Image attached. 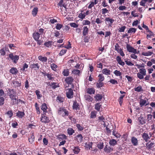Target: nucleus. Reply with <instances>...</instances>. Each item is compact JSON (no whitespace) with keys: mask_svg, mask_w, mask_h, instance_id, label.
Here are the masks:
<instances>
[{"mask_svg":"<svg viewBox=\"0 0 155 155\" xmlns=\"http://www.w3.org/2000/svg\"><path fill=\"white\" fill-rule=\"evenodd\" d=\"M16 93L12 90L10 91L9 94L10 98L11 99V103L12 105H14L16 104H18L21 100L20 99H18L16 98Z\"/></svg>","mask_w":155,"mask_h":155,"instance_id":"nucleus-1","label":"nucleus"},{"mask_svg":"<svg viewBox=\"0 0 155 155\" xmlns=\"http://www.w3.org/2000/svg\"><path fill=\"white\" fill-rule=\"evenodd\" d=\"M58 113L63 117L68 115V111L64 108L60 107L58 110Z\"/></svg>","mask_w":155,"mask_h":155,"instance_id":"nucleus-2","label":"nucleus"},{"mask_svg":"<svg viewBox=\"0 0 155 155\" xmlns=\"http://www.w3.org/2000/svg\"><path fill=\"white\" fill-rule=\"evenodd\" d=\"M12 83L13 84L12 85L13 87L17 88L18 90L21 89V84L20 83H19L16 81L14 80L13 81Z\"/></svg>","mask_w":155,"mask_h":155,"instance_id":"nucleus-3","label":"nucleus"},{"mask_svg":"<svg viewBox=\"0 0 155 155\" xmlns=\"http://www.w3.org/2000/svg\"><path fill=\"white\" fill-rule=\"evenodd\" d=\"M68 91L66 92V95L67 97L68 98H71L73 97V90L71 88L68 89Z\"/></svg>","mask_w":155,"mask_h":155,"instance_id":"nucleus-4","label":"nucleus"},{"mask_svg":"<svg viewBox=\"0 0 155 155\" xmlns=\"http://www.w3.org/2000/svg\"><path fill=\"white\" fill-rule=\"evenodd\" d=\"M58 5L60 7V9L61 10H63V7H64V10H65V11H66V5H65V4H64L63 0H61Z\"/></svg>","mask_w":155,"mask_h":155,"instance_id":"nucleus-5","label":"nucleus"},{"mask_svg":"<svg viewBox=\"0 0 155 155\" xmlns=\"http://www.w3.org/2000/svg\"><path fill=\"white\" fill-rule=\"evenodd\" d=\"M148 101V99L147 98H145L144 99H140L139 104L140 106L142 107L144 105H145V104Z\"/></svg>","mask_w":155,"mask_h":155,"instance_id":"nucleus-6","label":"nucleus"},{"mask_svg":"<svg viewBox=\"0 0 155 155\" xmlns=\"http://www.w3.org/2000/svg\"><path fill=\"white\" fill-rule=\"evenodd\" d=\"M41 109L43 111L44 114H45L47 112V107L45 103H43L41 107Z\"/></svg>","mask_w":155,"mask_h":155,"instance_id":"nucleus-7","label":"nucleus"},{"mask_svg":"<svg viewBox=\"0 0 155 155\" xmlns=\"http://www.w3.org/2000/svg\"><path fill=\"white\" fill-rule=\"evenodd\" d=\"M127 51L130 52L134 53V51H135V49L129 44L127 45Z\"/></svg>","mask_w":155,"mask_h":155,"instance_id":"nucleus-8","label":"nucleus"},{"mask_svg":"<svg viewBox=\"0 0 155 155\" xmlns=\"http://www.w3.org/2000/svg\"><path fill=\"white\" fill-rule=\"evenodd\" d=\"M116 59L118 63L120 65L124 66L125 65L124 62L122 61L121 57L119 56H117L116 57Z\"/></svg>","mask_w":155,"mask_h":155,"instance_id":"nucleus-9","label":"nucleus"},{"mask_svg":"<svg viewBox=\"0 0 155 155\" xmlns=\"http://www.w3.org/2000/svg\"><path fill=\"white\" fill-rule=\"evenodd\" d=\"M41 120V122L45 123H48L50 121L48 118L44 115L42 117Z\"/></svg>","mask_w":155,"mask_h":155,"instance_id":"nucleus-10","label":"nucleus"},{"mask_svg":"<svg viewBox=\"0 0 155 155\" xmlns=\"http://www.w3.org/2000/svg\"><path fill=\"white\" fill-rule=\"evenodd\" d=\"M74 80L73 78L71 77H67L65 79V81L68 84H70L72 83Z\"/></svg>","mask_w":155,"mask_h":155,"instance_id":"nucleus-11","label":"nucleus"},{"mask_svg":"<svg viewBox=\"0 0 155 155\" xmlns=\"http://www.w3.org/2000/svg\"><path fill=\"white\" fill-rule=\"evenodd\" d=\"M142 137L146 142H147L148 141V139H150V137L148 134L145 133H144L143 134Z\"/></svg>","mask_w":155,"mask_h":155,"instance_id":"nucleus-12","label":"nucleus"},{"mask_svg":"<svg viewBox=\"0 0 155 155\" xmlns=\"http://www.w3.org/2000/svg\"><path fill=\"white\" fill-rule=\"evenodd\" d=\"M138 120L140 124H143L146 123V120L143 119L142 116H140L138 118Z\"/></svg>","mask_w":155,"mask_h":155,"instance_id":"nucleus-13","label":"nucleus"},{"mask_svg":"<svg viewBox=\"0 0 155 155\" xmlns=\"http://www.w3.org/2000/svg\"><path fill=\"white\" fill-rule=\"evenodd\" d=\"M83 34L84 36H86L88 33V29L87 26H84L83 28Z\"/></svg>","mask_w":155,"mask_h":155,"instance_id":"nucleus-14","label":"nucleus"},{"mask_svg":"<svg viewBox=\"0 0 155 155\" xmlns=\"http://www.w3.org/2000/svg\"><path fill=\"white\" fill-rule=\"evenodd\" d=\"M9 71L12 74H15L18 72V71L16 68L13 67Z\"/></svg>","mask_w":155,"mask_h":155,"instance_id":"nucleus-15","label":"nucleus"},{"mask_svg":"<svg viewBox=\"0 0 155 155\" xmlns=\"http://www.w3.org/2000/svg\"><path fill=\"white\" fill-rule=\"evenodd\" d=\"M131 142L134 146H136L138 144L137 139L134 137H132L131 138Z\"/></svg>","mask_w":155,"mask_h":155,"instance_id":"nucleus-16","label":"nucleus"},{"mask_svg":"<svg viewBox=\"0 0 155 155\" xmlns=\"http://www.w3.org/2000/svg\"><path fill=\"white\" fill-rule=\"evenodd\" d=\"M73 108L74 110H77L79 109V105L76 101L74 102Z\"/></svg>","mask_w":155,"mask_h":155,"instance_id":"nucleus-17","label":"nucleus"},{"mask_svg":"<svg viewBox=\"0 0 155 155\" xmlns=\"http://www.w3.org/2000/svg\"><path fill=\"white\" fill-rule=\"evenodd\" d=\"M24 115L25 113L23 112L18 111V112L16 113V116L18 117L21 118H22Z\"/></svg>","mask_w":155,"mask_h":155,"instance_id":"nucleus-18","label":"nucleus"},{"mask_svg":"<svg viewBox=\"0 0 155 155\" xmlns=\"http://www.w3.org/2000/svg\"><path fill=\"white\" fill-rule=\"evenodd\" d=\"M154 144V143H153L150 142V141L148 143L146 144L147 148L148 149H151L153 147V145Z\"/></svg>","mask_w":155,"mask_h":155,"instance_id":"nucleus-19","label":"nucleus"},{"mask_svg":"<svg viewBox=\"0 0 155 155\" xmlns=\"http://www.w3.org/2000/svg\"><path fill=\"white\" fill-rule=\"evenodd\" d=\"M40 34L38 32L34 33L33 34V37L35 40L38 41L40 37Z\"/></svg>","mask_w":155,"mask_h":155,"instance_id":"nucleus-20","label":"nucleus"},{"mask_svg":"<svg viewBox=\"0 0 155 155\" xmlns=\"http://www.w3.org/2000/svg\"><path fill=\"white\" fill-rule=\"evenodd\" d=\"M95 90L93 88H88L87 89V92L90 94H94L95 92Z\"/></svg>","mask_w":155,"mask_h":155,"instance_id":"nucleus-21","label":"nucleus"},{"mask_svg":"<svg viewBox=\"0 0 155 155\" xmlns=\"http://www.w3.org/2000/svg\"><path fill=\"white\" fill-rule=\"evenodd\" d=\"M105 20L108 22L109 25H111L114 21V20L112 18H110L109 17L106 18Z\"/></svg>","mask_w":155,"mask_h":155,"instance_id":"nucleus-22","label":"nucleus"},{"mask_svg":"<svg viewBox=\"0 0 155 155\" xmlns=\"http://www.w3.org/2000/svg\"><path fill=\"white\" fill-rule=\"evenodd\" d=\"M102 73L106 75H110V70L106 68L102 70Z\"/></svg>","mask_w":155,"mask_h":155,"instance_id":"nucleus-23","label":"nucleus"},{"mask_svg":"<svg viewBox=\"0 0 155 155\" xmlns=\"http://www.w3.org/2000/svg\"><path fill=\"white\" fill-rule=\"evenodd\" d=\"M153 54V52L150 51H148L147 52H143L142 53V55L145 56H149L152 55Z\"/></svg>","mask_w":155,"mask_h":155,"instance_id":"nucleus-24","label":"nucleus"},{"mask_svg":"<svg viewBox=\"0 0 155 155\" xmlns=\"http://www.w3.org/2000/svg\"><path fill=\"white\" fill-rule=\"evenodd\" d=\"M38 58L40 60L44 62H46L47 60V58L46 57H43L41 56H39Z\"/></svg>","mask_w":155,"mask_h":155,"instance_id":"nucleus-25","label":"nucleus"},{"mask_svg":"<svg viewBox=\"0 0 155 155\" xmlns=\"http://www.w3.org/2000/svg\"><path fill=\"white\" fill-rule=\"evenodd\" d=\"M30 67L31 68H35V70H38L39 68V66H38V63L31 64Z\"/></svg>","mask_w":155,"mask_h":155,"instance_id":"nucleus-26","label":"nucleus"},{"mask_svg":"<svg viewBox=\"0 0 155 155\" xmlns=\"http://www.w3.org/2000/svg\"><path fill=\"white\" fill-rule=\"evenodd\" d=\"M109 143L110 145L114 146L117 144V142L115 140L113 139L110 140Z\"/></svg>","mask_w":155,"mask_h":155,"instance_id":"nucleus-27","label":"nucleus"},{"mask_svg":"<svg viewBox=\"0 0 155 155\" xmlns=\"http://www.w3.org/2000/svg\"><path fill=\"white\" fill-rule=\"evenodd\" d=\"M38 11V8L35 7L34 8L32 11V14L34 16H35L36 15Z\"/></svg>","mask_w":155,"mask_h":155,"instance_id":"nucleus-28","label":"nucleus"},{"mask_svg":"<svg viewBox=\"0 0 155 155\" xmlns=\"http://www.w3.org/2000/svg\"><path fill=\"white\" fill-rule=\"evenodd\" d=\"M134 90L135 91L138 92H140L143 91V89H142L141 86H139L137 87H135L134 88Z\"/></svg>","mask_w":155,"mask_h":155,"instance_id":"nucleus-29","label":"nucleus"},{"mask_svg":"<svg viewBox=\"0 0 155 155\" xmlns=\"http://www.w3.org/2000/svg\"><path fill=\"white\" fill-rule=\"evenodd\" d=\"M136 31V29L135 28H129L128 31L127 33H135Z\"/></svg>","mask_w":155,"mask_h":155,"instance_id":"nucleus-30","label":"nucleus"},{"mask_svg":"<svg viewBox=\"0 0 155 155\" xmlns=\"http://www.w3.org/2000/svg\"><path fill=\"white\" fill-rule=\"evenodd\" d=\"M68 133L69 135H72L74 133V131L71 128H69L68 129Z\"/></svg>","mask_w":155,"mask_h":155,"instance_id":"nucleus-31","label":"nucleus"},{"mask_svg":"<svg viewBox=\"0 0 155 155\" xmlns=\"http://www.w3.org/2000/svg\"><path fill=\"white\" fill-rule=\"evenodd\" d=\"M139 71L140 73L143 74L144 76L146 75V71L145 68L140 69Z\"/></svg>","mask_w":155,"mask_h":155,"instance_id":"nucleus-32","label":"nucleus"},{"mask_svg":"<svg viewBox=\"0 0 155 155\" xmlns=\"http://www.w3.org/2000/svg\"><path fill=\"white\" fill-rule=\"evenodd\" d=\"M95 97L97 101H99L101 100L102 97V96L101 95L97 94L95 96Z\"/></svg>","mask_w":155,"mask_h":155,"instance_id":"nucleus-33","label":"nucleus"},{"mask_svg":"<svg viewBox=\"0 0 155 155\" xmlns=\"http://www.w3.org/2000/svg\"><path fill=\"white\" fill-rule=\"evenodd\" d=\"M52 41H48L45 43L44 45L47 47H50L52 45Z\"/></svg>","mask_w":155,"mask_h":155,"instance_id":"nucleus-34","label":"nucleus"},{"mask_svg":"<svg viewBox=\"0 0 155 155\" xmlns=\"http://www.w3.org/2000/svg\"><path fill=\"white\" fill-rule=\"evenodd\" d=\"M101 106V103H97L95 105V109L97 111H99L100 108V107Z\"/></svg>","mask_w":155,"mask_h":155,"instance_id":"nucleus-35","label":"nucleus"},{"mask_svg":"<svg viewBox=\"0 0 155 155\" xmlns=\"http://www.w3.org/2000/svg\"><path fill=\"white\" fill-rule=\"evenodd\" d=\"M62 74L64 76H68L69 75V70L64 69L62 72Z\"/></svg>","mask_w":155,"mask_h":155,"instance_id":"nucleus-36","label":"nucleus"},{"mask_svg":"<svg viewBox=\"0 0 155 155\" xmlns=\"http://www.w3.org/2000/svg\"><path fill=\"white\" fill-rule=\"evenodd\" d=\"M80 149L78 147H74V149L73 150L74 153L75 154H78L80 152Z\"/></svg>","mask_w":155,"mask_h":155,"instance_id":"nucleus-37","label":"nucleus"},{"mask_svg":"<svg viewBox=\"0 0 155 155\" xmlns=\"http://www.w3.org/2000/svg\"><path fill=\"white\" fill-rule=\"evenodd\" d=\"M35 139V137L33 134H32L30 137L29 138L28 140L31 143H32L33 142Z\"/></svg>","mask_w":155,"mask_h":155,"instance_id":"nucleus-38","label":"nucleus"},{"mask_svg":"<svg viewBox=\"0 0 155 155\" xmlns=\"http://www.w3.org/2000/svg\"><path fill=\"white\" fill-rule=\"evenodd\" d=\"M98 77L99 78V82H102L103 81H104V77L103 75L102 74H100L98 76Z\"/></svg>","mask_w":155,"mask_h":155,"instance_id":"nucleus-39","label":"nucleus"},{"mask_svg":"<svg viewBox=\"0 0 155 155\" xmlns=\"http://www.w3.org/2000/svg\"><path fill=\"white\" fill-rule=\"evenodd\" d=\"M77 137L78 138L79 141L81 142L83 141V137L81 134H79L77 136Z\"/></svg>","mask_w":155,"mask_h":155,"instance_id":"nucleus-40","label":"nucleus"},{"mask_svg":"<svg viewBox=\"0 0 155 155\" xmlns=\"http://www.w3.org/2000/svg\"><path fill=\"white\" fill-rule=\"evenodd\" d=\"M114 73L117 76H120L122 75L121 72L117 70H115L114 72Z\"/></svg>","mask_w":155,"mask_h":155,"instance_id":"nucleus-41","label":"nucleus"},{"mask_svg":"<svg viewBox=\"0 0 155 155\" xmlns=\"http://www.w3.org/2000/svg\"><path fill=\"white\" fill-rule=\"evenodd\" d=\"M36 94L37 96V98L38 99H40L42 97L41 95L40 94V92L38 90H36L35 91Z\"/></svg>","mask_w":155,"mask_h":155,"instance_id":"nucleus-42","label":"nucleus"},{"mask_svg":"<svg viewBox=\"0 0 155 155\" xmlns=\"http://www.w3.org/2000/svg\"><path fill=\"white\" fill-rule=\"evenodd\" d=\"M85 99L88 101H92L93 100L92 97L90 95H87L85 96Z\"/></svg>","mask_w":155,"mask_h":155,"instance_id":"nucleus-43","label":"nucleus"},{"mask_svg":"<svg viewBox=\"0 0 155 155\" xmlns=\"http://www.w3.org/2000/svg\"><path fill=\"white\" fill-rule=\"evenodd\" d=\"M152 119V115L150 114H148L147 116V120L148 122H150L151 121Z\"/></svg>","mask_w":155,"mask_h":155,"instance_id":"nucleus-44","label":"nucleus"},{"mask_svg":"<svg viewBox=\"0 0 155 155\" xmlns=\"http://www.w3.org/2000/svg\"><path fill=\"white\" fill-rule=\"evenodd\" d=\"M64 101V98L58 96L57 97V101L58 102H62Z\"/></svg>","mask_w":155,"mask_h":155,"instance_id":"nucleus-45","label":"nucleus"},{"mask_svg":"<svg viewBox=\"0 0 155 155\" xmlns=\"http://www.w3.org/2000/svg\"><path fill=\"white\" fill-rule=\"evenodd\" d=\"M92 142L89 143L88 144L87 143L85 144L86 147L88 148L89 150H90L91 148H92Z\"/></svg>","mask_w":155,"mask_h":155,"instance_id":"nucleus-46","label":"nucleus"},{"mask_svg":"<svg viewBox=\"0 0 155 155\" xmlns=\"http://www.w3.org/2000/svg\"><path fill=\"white\" fill-rule=\"evenodd\" d=\"M51 67L53 70L54 71H55L57 67V66L54 64L53 63L51 64Z\"/></svg>","mask_w":155,"mask_h":155,"instance_id":"nucleus-47","label":"nucleus"},{"mask_svg":"<svg viewBox=\"0 0 155 155\" xmlns=\"http://www.w3.org/2000/svg\"><path fill=\"white\" fill-rule=\"evenodd\" d=\"M137 77L140 79H142L143 78L144 76V75L140 73H138L137 74Z\"/></svg>","mask_w":155,"mask_h":155,"instance_id":"nucleus-48","label":"nucleus"},{"mask_svg":"<svg viewBox=\"0 0 155 155\" xmlns=\"http://www.w3.org/2000/svg\"><path fill=\"white\" fill-rule=\"evenodd\" d=\"M76 126L79 130L81 131L83 130V127L81 126L80 124H77Z\"/></svg>","mask_w":155,"mask_h":155,"instance_id":"nucleus-49","label":"nucleus"},{"mask_svg":"<svg viewBox=\"0 0 155 155\" xmlns=\"http://www.w3.org/2000/svg\"><path fill=\"white\" fill-rule=\"evenodd\" d=\"M5 99L3 97H0V106H2L4 104Z\"/></svg>","mask_w":155,"mask_h":155,"instance_id":"nucleus-50","label":"nucleus"},{"mask_svg":"<svg viewBox=\"0 0 155 155\" xmlns=\"http://www.w3.org/2000/svg\"><path fill=\"white\" fill-rule=\"evenodd\" d=\"M67 51V50L65 49H62L59 54L60 56H62L65 54Z\"/></svg>","mask_w":155,"mask_h":155,"instance_id":"nucleus-51","label":"nucleus"},{"mask_svg":"<svg viewBox=\"0 0 155 155\" xmlns=\"http://www.w3.org/2000/svg\"><path fill=\"white\" fill-rule=\"evenodd\" d=\"M103 143L102 142H100L99 143H98L97 145V147L98 148L100 149H103Z\"/></svg>","mask_w":155,"mask_h":155,"instance_id":"nucleus-52","label":"nucleus"},{"mask_svg":"<svg viewBox=\"0 0 155 155\" xmlns=\"http://www.w3.org/2000/svg\"><path fill=\"white\" fill-rule=\"evenodd\" d=\"M103 83L101 82H99L98 83H97L96 84L97 87L98 88H100L102 87L103 86Z\"/></svg>","mask_w":155,"mask_h":155,"instance_id":"nucleus-53","label":"nucleus"},{"mask_svg":"<svg viewBox=\"0 0 155 155\" xmlns=\"http://www.w3.org/2000/svg\"><path fill=\"white\" fill-rule=\"evenodd\" d=\"M80 71L78 70H74L72 71V72L74 74L78 75L80 73Z\"/></svg>","mask_w":155,"mask_h":155,"instance_id":"nucleus-54","label":"nucleus"},{"mask_svg":"<svg viewBox=\"0 0 155 155\" xmlns=\"http://www.w3.org/2000/svg\"><path fill=\"white\" fill-rule=\"evenodd\" d=\"M96 112L92 111L91 113V118H94L96 117Z\"/></svg>","mask_w":155,"mask_h":155,"instance_id":"nucleus-55","label":"nucleus"},{"mask_svg":"<svg viewBox=\"0 0 155 155\" xmlns=\"http://www.w3.org/2000/svg\"><path fill=\"white\" fill-rule=\"evenodd\" d=\"M53 74H47V78L50 80H52L54 78L52 77Z\"/></svg>","mask_w":155,"mask_h":155,"instance_id":"nucleus-56","label":"nucleus"},{"mask_svg":"<svg viewBox=\"0 0 155 155\" xmlns=\"http://www.w3.org/2000/svg\"><path fill=\"white\" fill-rule=\"evenodd\" d=\"M98 118H99V119L101 120V121H102V124H103L104 125L105 124V122H104V120H105V119L104 117H103V116H101V117H98Z\"/></svg>","mask_w":155,"mask_h":155,"instance_id":"nucleus-57","label":"nucleus"},{"mask_svg":"<svg viewBox=\"0 0 155 155\" xmlns=\"http://www.w3.org/2000/svg\"><path fill=\"white\" fill-rule=\"evenodd\" d=\"M69 25L71 27L74 28H77L78 27V25L75 23H70Z\"/></svg>","mask_w":155,"mask_h":155,"instance_id":"nucleus-58","label":"nucleus"},{"mask_svg":"<svg viewBox=\"0 0 155 155\" xmlns=\"http://www.w3.org/2000/svg\"><path fill=\"white\" fill-rule=\"evenodd\" d=\"M19 59V56L17 55H15L14 56L13 61L14 63H16L18 60Z\"/></svg>","mask_w":155,"mask_h":155,"instance_id":"nucleus-59","label":"nucleus"},{"mask_svg":"<svg viewBox=\"0 0 155 155\" xmlns=\"http://www.w3.org/2000/svg\"><path fill=\"white\" fill-rule=\"evenodd\" d=\"M110 82L113 84H118L117 81L114 79H111L110 81Z\"/></svg>","mask_w":155,"mask_h":155,"instance_id":"nucleus-60","label":"nucleus"},{"mask_svg":"<svg viewBox=\"0 0 155 155\" xmlns=\"http://www.w3.org/2000/svg\"><path fill=\"white\" fill-rule=\"evenodd\" d=\"M62 25L60 24H57L56 26V28L58 30H60V29L62 28Z\"/></svg>","mask_w":155,"mask_h":155,"instance_id":"nucleus-61","label":"nucleus"},{"mask_svg":"<svg viewBox=\"0 0 155 155\" xmlns=\"http://www.w3.org/2000/svg\"><path fill=\"white\" fill-rule=\"evenodd\" d=\"M58 139H66V136L64 134H62L61 135H59L58 137Z\"/></svg>","mask_w":155,"mask_h":155,"instance_id":"nucleus-62","label":"nucleus"},{"mask_svg":"<svg viewBox=\"0 0 155 155\" xmlns=\"http://www.w3.org/2000/svg\"><path fill=\"white\" fill-rule=\"evenodd\" d=\"M119 46L118 43L116 44L115 46V50L117 52L120 50Z\"/></svg>","mask_w":155,"mask_h":155,"instance_id":"nucleus-63","label":"nucleus"},{"mask_svg":"<svg viewBox=\"0 0 155 155\" xmlns=\"http://www.w3.org/2000/svg\"><path fill=\"white\" fill-rule=\"evenodd\" d=\"M117 52L119 53L120 55L122 57L124 56L125 55L124 53L122 51V50L120 48V50L118 51Z\"/></svg>","mask_w":155,"mask_h":155,"instance_id":"nucleus-64","label":"nucleus"}]
</instances>
